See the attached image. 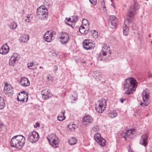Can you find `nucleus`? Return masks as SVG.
<instances>
[{
	"mask_svg": "<svg viewBox=\"0 0 152 152\" xmlns=\"http://www.w3.org/2000/svg\"><path fill=\"white\" fill-rule=\"evenodd\" d=\"M136 81L133 78H128L126 80L124 84L125 94L129 95L135 90L137 87Z\"/></svg>",
	"mask_w": 152,
	"mask_h": 152,
	"instance_id": "1",
	"label": "nucleus"
},
{
	"mask_svg": "<svg viewBox=\"0 0 152 152\" xmlns=\"http://www.w3.org/2000/svg\"><path fill=\"white\" fill-rule=\"evenodd\" d=\"M25 142V137L22 135H17L12 137L11 140V145L12 147L21 149Z\"/></svg>",
	"mask_w": 152,
	"mask_h": 152,
	"instance_id": "2",
	"label": "nucleus"
},
{
	"mask_svg": "<svg viewBox=\"0 0 152 152\" xmlns=\"http://www.w3.org/2000/svg\"><path fill=\"white\" fill-rule=\"evenodd\" d=\"M48 10L44 5L40 6L37 9V16L41 20L46 18L48 16Z\"/></svg>",
	"mask_w": 152,
	"mask_h": 152,
	"instance_id": "3",
	"label": "nucleus"
},
{
	"mask_svg": "<svg viewBox=\"0 0 152 152\" xmlns=\"http://www.w3.org/2000/svg\"><path fill=\"white\" fill-rule=\"evenodd\" d=\"M107 107L106 101L105 99H102L98 101L96 107V110L97 112L102 113Z\"/></svg>",
	"mask_w": 152,
	"mask_h": 152,
	"instance_id": "4",
	"label": "nucleus"
},
{
	"mask_svg": "<svg viewBox=\"0 0 152 152\" xmlns=\"http://www.w3.org/2000/svg\"><path fill=\"white\" fill-rule=\"evenodd\" d=\"M47 139L49 144L53 147L57 148L59 144L58 138L56 137L54 134H52L47 137Z\"/></svg>",
	"mask_w": 152,
	"mask_h": 152,
	"instance_id": "5",
	"label": "nucleus"
},
{
	"mask_svg": "<svg viewBox=\"0 0 152 152\" xmlns=\"http://www.w3.org/2000/svg\"><path fill=\"white\" fill-rule=\"evenodd\" d=\"M39 139L38 133L35 131H33L29 133L27 140L31 143H33L37 142Z\"/></svg>",
	"mask_w": 152,
	"mask_h": 152,
	"instance_id": "6",
	"label": "nucleus"
},
{
	"mask_svg": "<svg viewBox=\"0 0 152 152\" xmlns=\"http://www.w3.org/2000/svg\"><path fill=\"white\" fill-rule=\"evenodd\" d=\"M56 33L53 31H47L44 36V39L45 41L50 42L54 39L53 35L56 34Z\"/></svg>",
	"mask_w": 152,
	"mask_h": 152,
	"instance_id": "7",
	"label": "nucleus"
},
{
	"mask_svg": "<svg viewBox=\"0 0 152 152\" xmlns=\"http://www.w3.org/2000/svg\"><path fill=\"white\" fill-rule=\"evenodd\" d=\"M149 97V91L148 89H146L143 91L142 95L143 101L145 102V105L146 106H148L150 103Z\"/></svg>",
	"mask_w": 152,
	"mask_h": 152,
	"instance_id": "8",
	"label": "nucleus"
},
{
	"mask_svg": "<svg viewBox=\"0 0 152 152\" xmlns=\"http://www.w3.org/2000/svg\"><path fill=\"white\" fill-rule=\"evenodd\" d=\"M92 40L90 39H86L83 42V45L85 49L88 50L92 49L94 48V45L92 42Z\"/></svg>",
	"mask_w": 152,
	"mask_h": 152,
	"instance_id": "9",
	"label": "nucleus"
},
{
	"mask_svg": "<svg viewBox=\"0 0 152 152\" xmlns=\"http://www.w3.org/2000/svg\"><path fill=\"white\" fill-rule=\"evenodd\" d=\"M60 34L59 38L61 39L60 42L62 44H65L69 42V37L66 33L62 32Z\"/></svg>",
	"mask_w": 152,
	"mask_h": 152,
	"instance_id": "10",
	"label": "nucleus"
},
{
	"mask_svg": "<svg viewBox=\"0 0 152 152\" xmlns=\"http://www.w3.org/2000/svg\"><path fill=\"white\" fill-rule=\"evenodd\" d=\"M94 138L99 145L102 146L105 145L106 140L101 137L100 134L97 133L95 134Z\"/></svg>",
	"mask_w": 152,
	"mask_h": 152,
	"instance_id": "11",
	"label": "nucleus"
},
{
	"mask_svg": "<svg viewBox=\"0 0 152 152\" xmlns=\"http://www.w3.org/2000/svg\"><path fill=\"white\" fill-rule=\"evenodd\" d=\"M20 58L18 54H14L12 56L9 60V64L10 66H13L15 64L18 62Z\"/></svg>",
	"mask_w": 152,
	"mask_h": 152,
	"instance_id": "12",
	"label": "nucleus"
},
{
	"mask_svg": "<svg viewBox=\"0 0 152 152\" xmlns=\"http://www.w3.org/2000/svg\"><path fill=\"white\" fill-rule=\"evenodd\" d=\"M93 121L92 118L90 115L85 116L83 119V124L84 126H88Z\"/></svg>",
	"mask_w": 152,
	"mask_h": 152,
	"instance_id": "13",
	"label": "nucleus"
},
{
	"mask_svg": "<svg viewBox=\"0 0 152 152\" xmlns=\"http://www.w3.org/2000/svg\"><path fill=\"white\" fill-rule=\"evenodd\" d=\"M110 48L109 46H107L106 44L104 45L102 49V53L103 56L108 55L109 56L111 54L110 51Z\"/></svg>",
	"mask_w": 152,
	"mask_h": 152,
	"instance_id": "14",
	"label": "nucleus"
},
{
	"mask_svg": "<svg viewBox=\"0 0 152 152\" xmlns=\"http://www.w3.org/2000/svg\"><path fill=\"white\" fill-rule=\"evenodd\" d=\"M135 14L134 13L132 12V11H129L128 13V16L125 19L124 23H129L132 22L134 19V16Z\"/></svg>",
	"mask_w": 152,
	"mask_h": 152,
	"instance_id": "15",
	"label": "nucleus"
},
{
	"mask_svg": "<svg viewBox=\"0 0 152 152\" xmlns=\"http://www.w3.org/2000/svg\"><path fill=\"white\" fill-rule=\"evenodd\" d=\"M134 129H129L127 130L125 132L121 133V137L126 139V138L134 134Z\"/></svg>",
	"mask_w": 152,
	"mask_h": 152,
	"instance_id": "16",
	"label": "nucleus"
},
{
	"mask_svg": "<svg viewBox=\"0 0 152 152\" xmlns=\"http://www.w3.org/2000/svg\"><path fill=\"white\" fill-rule=\"evenodd\" d=\"M148 139V137L146 134H144L142 136L140 141V144L144 146H146L148 144L147 142Z\"/></svg>",
	"mask_w": 152,
	"mask_h": 152,
	"instance_id": "17",
	"label": "nucleus"
},
{
	"mask_svg": "<svg viewBox=\"0 0 152 152\" xmlns=\"http://www.w3.org/2000/svg\"><path fill=\"white\" fill-rule=\"evenodd\" d=\"M13 89L11 85L6 83L4 88V92L7 94L9 95L12 91Z\"/></svg>",
	"mask_w": 152,
	"mask_h": 152,
	"instance_id": "18",
	"label": "nucleus"
},
{
	"mask_svg": "<svg viewBox=\"0 0 152 152\" xmlns=\"http://www.w3.org/2000/svg\"><path fill=\"white\" fill-rule=\"evenodd\" d=\"M20 83L23 86H27L29 85L30 82L28 79L27 78L22 77L21 78Z\"/></svg>",
	"mask_w": 152,
	"mask_h": 152,
	"instance_id": "19",
	"label": "nucleus"
},
{
	"mask_svg": "<svg viewBox=\"0 0 152 152\" xmlns=\"http://www.w3.org/2000/svg\"><path fill=\"white\" fill-rule=\"evenodd\" d=\"M9 47L7 44L4 45L0 49V53L2 54H6L8 53Z\"/></svg>",
	"mask_w": 152,
	"mask_h": 152,
	"instance_id": "20",
	"label": "nucleus"
},
{
	"mask_svg": "<svg viewBox=\"0 0 152 152\" xmlns=\"http://www.w3.org/2000/svg\"><path fill=\"white\" fill-rule=\"evenodd\" d=\"M21 94H19L20 96V101L24 102L25 101V98H23V97H25V98H26V100L25 102H26L28 99V94L25 91L21 92Z\"/></svg>",
	"mask_w": 152,
	"mask_h": 152,
	"instance_id": "21",
	"label": "nucleus"
},
{
	"mask_svg": "<svg viewBox=\"0 0 152 152\" xmlns=\"http://www.w3.org/2000/svg\"><path fill=\"white\" fill-rule=\"evenodd\" d=\"M50 92L48 89H45L42 91V98L46 99L49 98L50 95Z\"/></svg>",
	"mask_w": 152,
	"mask_h": 152,
	"instance_id": "22",
	"label": "nucleus"
},
{
	"mask_svg": "<svg viewBox=\"0 0 152 152\" xmlns=\"http://www.w3.org/2000/svg\"><path fill=\"white\" fill-rule=\"evenodd\" d=\"M138 9V4L137 3H135L131 7L129 11H132V12L136 14L135 11Z\"/></svg>",
	"mask_w": 152,
	"mask_h": 152,
	"instance_id": "23",
	"label": "nucleus"
},
{
	"mask_svg": "<svg viewBox=\"0 0 152 152\" xmlns=\"http://www.w3.org/2000/svg\"><path fill=\"white\" fill-rule=\"evenodd\" d=\"M29 38V36L27 34H24L20 37V40L22 42H27Z\"/></svg>",
	"mask_w": 152,
	"mask_h": 152,
	"instance_id": "24",
	"label": "nucleus"
},
{
	"mask_svg": "<svg viewBox=\"0 0 152 152\" xmlns=\"http://www.w3.org/2000/svg\"><path fill=\"white\" fill-rule=\"evenodd\" d=\"M123 33L124 35L127 36L129 34V27L126 24L124 23L123 27Z\"/></svg>",
	"mask_w": 152,
	"mask_h": 152,
	"instance_id": "25",
	"label": "nucleus"
},
{
	"mask_svg": "<svg viewBox=\"0 0 152 152\" xmlns=\"http://www.w3.org/2000/svg\"><path fill=\"white\" fill-rule=\"evenodd\" d=\"M65 112L64 110L61 111V113H60L57 117L58 120L59 121H62L65 118V117L64 116Z\"/></svg>",
	"mask_w": 152,
	"mask_h": 152,
	"instance_id": "26",
	"label": "nucleus"
},
{
	"mask_svg": "<svg viewBox=\"0 0 152 152\" xmlns=\"http://www.w3.org/2000/svg\"><path fill=\"white\" fill-rule=\"evenodd\" d=\"M108 21H111L112 23L118 25V19L115 16L112 15L110 16Z\"/></svg>",
	"mask_w": 152,
	"mask_h": 152,
	"instance_id": "27",
	"label": "nucleus"
},
{
	"mask_svg": "<svg viewBox=\"0 0 152 152\" xmlns=\"http://www.w3.org/2000/svg\"><path fill=\"white\" fill-rule=\"evenodd\" d=\"M94 73L95 75V78L97 80H99L101 79L102 76L101 73L97 71L95 72Z\"/></svg>",
	"mask_w": 152,
	"mask_h": 152,
	"instance_id": "28",
	"label": "nucleus"
},
{
	"mask_svg": "<svg viewBox=\"0 0 152 152\" xmlns=\"http://www.w3.org/2000/svg\"><path fill=\"white\" fill-rule=\"evenodd\" d=\"M18 24L15 22H12L10 23L9 26L10 28L12 30L15 29L17 27Z\"/></svg>",
	"mask_w": 152,
	"mask_h": 152,
	"instance_id": "29",
	"label": "nucleus"
},
{
	"mask_svg": "<svg viewBox=\"0 0 152 152\" xmlns=\"http://www.w3.org/2000/svg\"><path fill=\"white\" fill-rule=\"evenodd\" d=\"M5 105V103L3 98L0 96V109H3Z\"/></svg>",
	"mask_w": 152,
	"mask_h": 152,
	"instance_id": "30",
	"label": "nucleus"
},
{
	"mask_svg": "<svg viewBox=\"0 0 152 152\" xmlns=\"http://www.w3.org/2000/svg\"><path fill=\"white\" fill-rule=\"evenodd\" d=\"M28 67L29 69H36L35 64L33 62L28 63Z\"/></svg>",
	"mask_w": 152,
	"mask_h": 152,
	"instance_id": "31",
	"label": "nucleus"
},
{
	"mask_svg": "<svg viewBox=\"0 0 152 152\" xmlns=\"http://www.w3.org/2000/svg\"><path fill=\"white\" fill-rule=\"evenodd\" d=\"M69 142L70 145H75L76 144L77 142V140L75 138L73 137L70 138Z\"/></svg>",
	"mask_w": 152,
	"mask_h": 152,
	"instance_id": "32",
	"label": "nucleus"
},
{
	"mask_svg": "<svg viewBox=\"0 0 152 152\" xmlns=\"http://www.w3.org/2000/svg\"><path fill=\"white\" fill-rule=\"evenodd\" d=\"M117 113L115 111H114L113 112L110 113L108 114L109 117L113 118L116 117L117 116Z\"/></svg>",
	"mask_w": 152,
	"mask_h": 152,
	"instance_id": "33",
	"label": "nucleus"
},
{
	"mask_svg": "<svg viewBox=\"0 0 152 152\" xmlns=\"http://www.w3.org/2000/svg\"><path fill=\"white\" fill-rule=\"evenodd\" d=\"M108 23L110 27L113 29L115 28L117 25L114 23H112L111 21H108Z\"/></svg>",
	"mask_w": 152,
	"mask_h": 152,
	"instance_id": "34",
	"label": "nucleus"
},
{
	"mask_svg": "<svg viewBox=\"0 0 152 152\" xmlns=\"http://www.w3.org/2000/svg\"><path fill=\"white\" fill-rule=\"evenodd\" d=\"M82 23L83 25H84L87 27H88L89 26L88 22L86 19H83Z\"/></svg>",
	"mask_w": 152,
	"mask_h": 152,
	"instance_id": "35",
	"label": "nucleus"
},
{
	"mask_svg": "<svg viewBox=\"0 0 152 152\" xmlns=\"http://www.w3.org/2000/svg\"><path fill=\"white\" fill-rule=\"evenodd\" d=\"M32 18L30 16V15H28L26 17L25 19V20L26 22L28 23H29L31 21Z\"/></svg>",
	"mask_w": 152,
	"mask_h": 152,
	"instance_id": "36",
	"label": "nucleus"
},
{
	"mask_svg": "<svg viewBox=\"0 0 152 152\" xmlns=\"http://www.w3.org/2000/svg\"><path fill=\"white\" fill-rule=\"evenodd\" d=\"M92 130L94 132H98L99 130V126L97 125L93 127Z\"/></svg>",
	"mask_w": 152,
	"mask_h": 152,
	"instance_id": "37",
	"label": "nucleus"
},
{
	"mask_svg": "<svg viewBox=\"0 0 152 152\" xmlns=\"http://www.w3.org/2000/svg\"><path fill=\"white\" fill-rule=\"evenodd\" d=\"M89 1L94 5H95L96 4V0H89Z\"/></svg>",
	"mask_w": 152,
	"mask_h": 152,
	"instance_id": "38",
	"label": "nucleus"
},
{
	"mask_svg": "<svg viewBox=\"0 0 152 152\" xmlns=\"http://www.w3.org/2000/svg\"><path fill=\"white\" fill-rule=\"evenodd\" d=\"M73 20L74 22H77L78 19V17L77 16H73L72 17Z\"/></svg>",
	"mask_w": 152,
	"mask_h": 152,
	"instance_id": "39",
	"label": "nucleus"
},
{
	"mask_svg": "<svg viewBox=\"0 0 152 152\" xmlns=\"http://www.w3.org/2000/svg\"><path fill=\"white\" fill-rule=\"evenodd\" d=\"M89 30L88 28L87 29H84L83 31V34H87Z\"/></svg>",
	"mask_w": 152,
	"mask_h": 152,
	"instance_id": "40",
	"label": "nucleus"
},
{
	"mask_svg": "<svg viewBox=\"0 0 152 152\" xmlns=\"http://www.w3.org/2000/svg\"><path fill=\"white\" fill-rule=\"evenodd\" d=\"M45 2H44V4L47 5V6H48L49 4V1L48 0H44Z\"/></svg>",
	"mask_w": 152,
	"mask_h": 152,
	"instance_id": "41",
	"label": "nucleus"
},
{
	"mask_svg": "<svg viewBox=\"0 0 152 152\" xmlns=\"http://www.w3.org/2000/svg\"><path fill=\"white\" fill-rule=\"evenodd\" d=\"M51 78L52 77H50V75H49L47 77V79L49 81H50V80L52 81V80L51 79Z\"/></svg>",
	"mask_w": 152,
	"mask_h": 152,
	"instance_id": "42",
	"label": "nucleus"
},
{
	"mask_svg": "<svg viewBox=\"0 0 152 152\" xmlns=\"http://www.w3.org/2000/svg\"><path fill=\"white\" fill-rule=\"evenodd\" d=\"M3 126V124L0 123V131L2 130V127Z\"/></svg>",
	"mask_w": 152,
	"mask_h": 152,
	"instance_id": "43",
	"label": "nucleus"
},
{
	"mask_svg": "<svg viewBox=\"0 0 152 152\" xmlns=\"http://www.w3.org/2000/svg\"><path fill=\"white\" fill-rule=\"evenodd\" d=\"M84 29H81V28L79 29V30L80 32L82 34H83V31Z\"/></svg>",
	"mask_w": 152,
	"mask_h": 152,
	"instance_id": "44",
	"label": "nucleus"
},
{
	"mask_svg": "<svg viewBox=\"0 0 152 152\" xmlns=\"http://www.w3.org/2000/svg\"><path fill=\"white\" fill-rule=\"evenodd\" d=\"M36 124L37 125V126H34V128H36L37 127V126H39L40 124L38 122H36Z\"/></svg>",
	"mask_w": 152,
	"mask_h": 152,
	"instance_id": "45",
	"label": "nucleus"
},
{
	"mask_svg": "<svg viewBox=\"0 0 152 152\" xmlns=\"http://www.w3.org/2000/svg\"><path fill=\"white\" fill-rule=\"evenodd\" d=\"M52 54L53 56H57V53L56 52H54L53 53H52Z\"/></svg>",
	"mask_w": 152,
	"mask_h": 152,
	"instance_id": "46",
	"label": "nucleus"
},
{
	"mask_svg": "<svg viewBox=\"0 0 152 152\" xmlns=\"http://www.w3.org/2000/svg\"><path fill=\"white\" fill-rule=\"evenodd\" d=\"M101 4L102 5L103 7L104 8H105V6H104V1H101Z\"/></svg>",
	"mask_w": 152,
	"mask_h": 152,
	"instance_id": "47",
	"label": "nucleus"
},
{
	"mask_svg": "<svg viewBox=\"0 0 152 152\" xmlns=\"http://www.w3.org/2000/svg\"><path fill=\"white\" fill-rule=\"evenodd\" d=\"M79 28H81V29H85V27L84 26H81Z\"/></svg>",
	"mask_w": 152,
	"mask_h": 152,
	"instance_id": "48",
	"label": "nucleus"
},
{
	"mask_svg": "<svg viewBox=\"0 0 152 152\" xmlns=\"http://www.w3.org/2000/svg\"><path fill=\"white\" fill-rule=\"evenodd\" d=\"M120 101L122 103H123L124 102V101L125 100V99H124V100L122 98H120Z\"/></svg>",
	"mask_w": 152,
	"mask_h": 152,
	"instance_id": "49",
	"label": "nucleus"
},
{
	"mask_svg": "<svg viewBox=\"0 0 152 152\" xmlns=\"http://www.w3.org/2000/svg\"><path fill=\"white\" fill-rule=\"evenodd\" d=\"M54 70H55L56 72V71L57 70V69H58V67H57V66H54Z\"/></svg>",
	"mask_w": 152,
	"mask_h": 152,
	"instance_id": "50",
	"label": "nucleus"
},
{
	"mask_svg": "<svg viewBox=\"0 0 152 152\" xmlns=\"http://www.w3.org/2000/svg\"><path fill=\"white\" fill-rule=\"evenodd\" d=\"M17 99L18 101H20V95H19V94H18V96L17 98Z\"/></svg>",
	"mask_w": 152,
	"mask_h": 152,
	"instance_id": "51",
	"label": "nucleus"
},
{
	"mask_svg": "<svg viewBox=\"0 0 152 152\" xmlns=\"http://www.w3.org/2000/svg\"><path fill=\"white\" fill-rule=\"evenodd\" d=\"M148 77L150 78L152 77V74L149 73V74H148Z\"/></svg>",
	"mask_w": 152,
	"mask_h": 152,
	"instance_id": "52",
	"label": "nucleus"
},
{
	"mask_svg": "<svg viewBox=\"0 0 152 152\" xmlns=\"http://www.w3.org/2000/svg\"><path fill=\"white\" fill-rule=\"evenodd\" d=\"M66 20L67 19L68 21H70L71 20V18L68 19L67 18H66Z\"/></svg>",
	"mask_w": 152,
	"mask_h": 152,
	"instance_id": "53",
	"label": "nucleus"
},
{
	"mask_svg": "<svg viewBox=\"0 0 152 152\" xmlns=\"http://www.w3.org/2000/svg\"><path fill=\"white\" fill-rule=\"evenodd\" d=\"M111 5L112 6H113V7H114V4L113 3H112L111 4Z\"/></svg>",
	"mask_w": 152,
	"mask_h": 152,
	"instance_id": "54",
	"label": "nucleus"
},
{
	"mask_svg": "<svg viewBox=\"0 0 152 152\" xmlns=\"http://www.w3.org/2000/svg\"><path fill=\"white\" fill-rule=\"evenodd\" d=\"M143 104H144V103H141L140 104V105H141V106H142L143 105Z\"/></svg>",
	"mask_w": 152,
	"mask_h": 152,
	"instance_id": "55",
	"label": "nucleus"
},
{
	"mask_svg": "<svg viewBox=\"0 0 152 152\" xmlns=\"http://www.w3.org/2000/svg\"><path fill=\"white\" fill-rule=\"evenodd\" d=\"M66 24H68V25H69V26H71V25L69 24V23H66Z\"/></svg>",
	"mask_w": 152,
	"mask_h": 152,
	"instance_id": "56",
	"label": "nucleus"
},
{
	"mask_svg": "<svg viewBox=\"0 0 152 152\" xmlns=\"http://www.w3.org/2000/svg\"><path fill=\"white\" fill-rule=\"evenodd\" d=\"M149 37H151V35L150 34L149 35Z\"/></svg>",
	"mask_w": 152,
	"mask_h": 152,
	"instance_id": "57",
	"label": "nucleus"
},
{
	"mask_svg": "<svg viewBox=\"0 0 152 152\" xmlns=\"http://www.w3.org/2000/svg\"><path fill=\"white\" fill-rule=\"evenodd\" d=\"M39 68L40 69H41V68H42V66H40L39 67Z\"/></svg>",
	"mask_w": 152,
	"mask_h": 152,
	"instance_id": "58",
	"label": "nucleus"
},
{
	"mask_svg": "<svg viewBox=\"0 0 152 152\" xmlns=\"http://www.w3.org/2000/svg\"><path fill=\"white\" fill-rule=\"evenodd\" d=\"M101 2L102 1H104V0H101Z\"/></svg>",
	"mask_w": 152,
	"mask_h": 152,
	"instance_id": "59",
	"label": "nucleus"
},
{
	"mask_svg": "<svg viewBox=\"0 0 152 152\" xmlns=\"http://www.w3.org/2000/svg\"><path fill=\"white\" fill-rule=\"evenodd\" d=\"M151 43L152 44V40L151 41Z\"/></svg>",
	"mask_w": 152,
	"mask_h": 152,
	"instance_id": "60",
	"label": "nucleus"
},
{
	"mask_svg": "<svg viewBox=\"0 0 152 152\" xmlns=\"http://www.w3.org/2000/svg\"><path fill=\"white\" fill-rule=\"evenodd\" d=\"M135 25V24L134 23V24H133V25Z\"/></svg>",
	"mask_w": 152,
	"mask_h": 152,
	"instance_id": "61",
	"label": "nucleus"
},
{
	"mask_svg": "<svg viewBox=\"0 0 152 152\" xmlns=\"http://www.w3.org/2000/svg\"><path fill=\"white\" fill-rule=\"evenodd\" d=\"M111 0V1H112V2H113V0Z\"/></svg>",
	"mask_w": 152,
	"mask_h": 152,
	"instance_id": "62",
	"label": "nucleus"
},
{
	"mask_svg": "<svg viewBox=\"0 0 152 152\" xmlns=\"http://www.w3.org/2000/svg\"><path fill=\"white\" fill-rule=\"evenodd\" d=\"M23 98H25V99L26 98H25V97H23Z\"/></svg>",
	"mask_w": 152,
	"mask_h": 152,
	"instance_id": "63",
	"label": "nucleus"
},
{
	"mask_svg": "<svg viewBox=\"0 0 152 152\" xmlns=\"http://www.w3.org/2000/svg\"><path fill=\"white\" fill-rule=\"evenodd\" d=\"M129 152H130V151H129Z\"/></svg>",
	"mask_w": 152,
	"mask_h": 152,
	"instance_id": "64",
	"label": "nucleus"
}]
</instances>
